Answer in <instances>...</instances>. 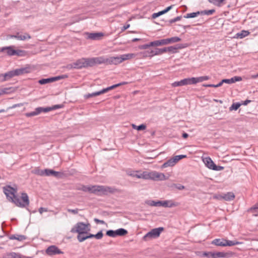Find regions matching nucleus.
Returning <instances> with one entry per match:
<instances>
[{
  "instance_id": "obj_34",
  "label": "nucleus",
  "mask_w": 258,
  "mask_h": 258,
  "mask_svg": "<svg viewBox=\"0 0 258 258\" xmlns=\"http://www.w3.org/2000/svg\"><path fill=\"white\" fill-rule=\"evenodd\" d=\"M166 49H167V52H169L170 53H175L177 52V45H175L173 46H171L166 47Z\"/></svg>"
},
{
  "instance_id": "obj_60",
  "label": "nucleus",
  "mask_w": 258,
  "mask_h": 258,
  "mask_svg": "<svg viewBox=\"0 0 258 258\" xmlns=\"http://www.w3.org/2000/svg\"><path fill=\"white\" fill-rule=\"evenodd\" d=\"M161 42V45H164L168 44L167 41V38L166 39H163L160 40Z\"/></svg>"
},
{
  "instance_id": "obj_53",
  "label": "nucleus",
  "mask_w": 258,
  "mask_h": 258,
  "mask_svg": "<svg viewBox=\"0 0 258 258\" xmlns=\"http://www.w3.org/2000/svg\"><path fill=\"white\" fill-rule=\"evenodd\" d=\"M35 173L36 174L41 175V176L45 175V170H37L35 171Z\"/></svg>"
},
{
  "instance_id": "obj_40",
  "label": "nucleus",
  "mask_w": 258,
  "mask_h": 258,
  "mask_svg": "<svg viewBox=\"0 0 258 258\" xmlns=\"http://www.w3.org/2000/svg\"><path fill=\"white\" fill-rule=\"evenodd\" d=\"M196 78L197 83L199 82H202L206 80H208L209 79L208 76H202L200 77H197Z\"/></svg>"
},
{
  "instance_id": "obj_32",
  "label": "nucleus",
  "mask_w": 258,
  "mask_h": 258,
  "mask_svg": "<svg viewBox=\"0 0 258 258\" xmlns=\"http://www.w3.org/2000/svg\"><path fill=\"white\" fill-rule=\"evenodd\" d=\"M132 127L134 129H136L138 131H142L146 128V125L144 124H142L139 125H136L134 124H133Z\"/></svg>"
},
{
  "instance_id": "obj_39",
  "label": "nucleus",
  "mask_w": 258,
  "mask_h": 258,
  "mask_svg": "<svg viewBox=\"0 0 258 258\" xmlns=\"http://www.w3.org/2000/svg\"><path fill=\"white\" fill-rule=\"evenodd\" d=\"M241 104L240 103H234L230 107V110H236L238 109V108L241 106Z\"/></svg>"
},
{
  "instance_id": "obj_21",
  "label": "nucleus",
  "mask_w": 258,
  "mask_h": 258,
  "mask_svg": "<svg viewBox=\"0 0 258 258\" xmlns=\"http://www.w3.org/2000/svg\"><path fill=\"white\" fill-rule=\"evenodd\" d=\"M3 258H22V257L20 253L12 252L5 254Z\"/></svg>"
},
{
  "instance_id": "obj_63",
  "label": "nucleus",
  "mask_w": 258,
  "mask_h": 258,
  "mask_svg": "<svg viewBox=\"0 0 258 258\" xmlns=\"http://www.w3.org/2000/svg\"><path fill=\"white\" fill-rule=\"evenodd\" d=\"M47 209L45 208L41 207L39 209V212L41 214L43 212H47Z\"/></svg>"
},
{
  "instance_id": "obj_24",
  "label": "nucleus",
  "mask_w": 258,
  "mask_h": 258,
  "mask_svg": "<svg viewBox=\"0 0 258 258\" xmlns=\"http://www.w3.org/2000/svg\"><path fill=\"white\" fill-rule=\"evenodd\" d=\"M249 34V32L248 31L242 30L240 32L237 33L235 35V38L241 39L247 36Z\"/></svg>"
},
{
  "instance_id": "obj_5",
  "label": "nucleus",
  "mask_w": 258,
  "mask_h": 258,
  "mask_svg": "<svg viewBox=\"0 0 258 258\" xmlns=\"http://www.w3.org/2000/svg\"><path fill=\"white\" fill-rule=\"evenodd\" d=\"M104 57L103 56L92 58H85V68L92 67L96 64L105 63Z\"/></svg>"
},
{
  "instance_id": "obj_13",
  "label": "nucleus",
  "mask_w": 258,
  "mask_h": 258,
  "mask_svg": "<svg viewBox=\"0 0 258 258\" xmlns=\"http://www.w3.org/2000/svg\"><path fill=\"white\" fill-rule=\"evenodd\" d=\"M71 67L74 69H81L85 68V58L83 57L77 59L75 62L72 63Z\"/></svg>"
},
{
  "instance_id": "obj_1",
  "label": "nucleus",
  "mask_w": 258,
  "mask_h": 258,
  "mask_svg": "<svg viewBox=\"0 0 258 258\" xmlns=\"http://www.w3.org/2000/svg\"><path fill=\"white\" fill-rule=\"evenodd\" d=\"M4 192L6 195L9 201L14 203L17 206L24 208L29 205V200L28 195L25 192L21 194V199L16 195L17 189L10 186H7L4 188Z\"/></svg>"
},
{
  "instance_id": "obj_8",
  "label": "nucleus",
  "mask_w": 258,
  "mask_h": 258,
  "mask_svg": "<svg viewBox=\"0 0 258 258\" xmlns=\"http://www.w3.org/2000/svg\"><path fill=\"white\" fill-rule=\"evenodd\" d=\"M205 165L209 169L215 171H220L224 169V167L216 165L209 157L203 159Z\"/></svg>"
},
{
  "instance_id": "obj_15",
  "label": "nucleus",
  "mask_w": 258,
  "mask_h": 258,
  "mask_svg": "<svg viewBox=\"0 0 258 258\" xmlns=\"http://www.w3.org/2000/svg\"><path fill=\"white\" fill-rule=\"evenodd\" d=\"M177 163V155L174 156L173 158H171L165 162L162 165V168L168 167H172Z\"/></svg>"
},
{
  "instance_id": "obj_58",
  "label": "nucleus",
  "mask_w": 258,
  "mask_h": 258,
  "mask_svg": "<svg viewBox=\"0 0 258 258\" xmlns=\"http://www.w3.org/2000/svg\"><path fill=\"white\" fill-rule=\"evenodd\" d=\"M94 221L97 224H105V222L103 220H101L97 218L94 219Z\"/></svg>"
},
{
  "instance_id": "obj_18",
  "label": "nucleus",
  "mask_w": 258,
  "mask_h": 258,
  "mask_svg": "<svg viewBox=\"0 0 258 258\" xmlns=\"http://www.w3.org/2000/svg\"><path fill=\"white\" fill-rule=\"evenodd\" d=\"M242 80V78L239 76H235L231 79H223L222 80L220 83H221V85L223 83H227V84H232L236 82H239Z\"/></svg>"
},
{
  "instance_id": "obj_12",
  "label": "nucleus",
  "mask_w": 258,
  "mask_h": 258,
  "mask_svg": "<svg viewBox=\"0 0 258 258\" xmlns=\"http://www.w3.org/2000/svg\"><path fill=\"white\" fill-rule=\"evenodd\" d=\"M196 84H197L196 78L194 77L185 78L178 81V86Z\"/></svg>"
},
{
  "instance_id": "obj_23",
  "label": "nucleus",
  "mask_w": 258,
  "mask_h": 258,
  "mask_svg": "<svg viewBox=\"0 0 258 258\" xmlns=\"http://www.w3.org/2000/svg\"><path fill=\"white\" fill-rule=\"evenodd\" d=\"M9 238L12 240L16 239L20 241H23L26 239V236L23 235H12L10 236Z\"/></svg>"
},
{
  "instance_id": "obj_10",
  "label": "nucleus",
  "mask_w": 258,
  "mask_h": 258,
  "mask_svg": "<svg viewBox=\"0 0 258 258\" xmlns=\"http://www.w3.org/2000/svg\"><path fill=\"white\" fill-rule=\"evenodd\" d=\"M46 253L49 255L62 254L63 252L61 251L56 246L51 245L46 249Z\"/></svg>"
},
{
  "instance_id": "obj_54",
  "label": "nucleus",
  "mask_w": 258,
  "mask_h": 258,
  "mask_svg": "<svg viewBox=\"0 0 258 258\" xmlns=\"http://www.w3.org/2000/svg\"><path fill=\"white\" fill-rule=\"evenodd\" d=\"M103 233L101 231L98 232L97 234H95V238L97 239H100L103 237Z\"/></svg>"
},
{
  "instance_id": "obj_37",
  "label": "nucleus",
  "mask_w": 258,
  "mask_h": 258,
  "mask_svg": "<svg viewBox=\"0 0 258 258\" xmlns=\"http://www.w3.org/2000/svg\"><path fill=\"white\" fill-rule=\"evenodd\" d=\"M249 211L253 213L254 216H257L258 213V204L251 207L249 209Z\"/></svg>"
},
{
  "instance_id": "obj_36",
  "label": "nucleus",
  "mask_w": 258,
  "mask_h": 258,
  "mask_svg": "<svg viewBox=\"0 0 258 258\" xmlns=\"http://www.w3.org/2000/svg\"><path fill=\"white\" fill-rule=\"evenodd\" d=\"M31 38V36L28 33H25L23 35L20 34V40H25L27 39H30Z\"/></svg>"
},
{
  "instance_id": "obj_45",
  "label": "nucleus",
  "mask_w": 258,
  "mask_h": 258,
  "mask_svg": "<svg viewBox=\"0 0 258 258\" xmlns=\"http://www.w3.org/2000/svg\"><path fill=\"white\" fill-rule=\"evenodd\" d=\"M224 0H208L210 3L214 5H219L221 3H223Z\"/></svg>"
},
{
  "instance_id": "obj_46",
  "label": "nucleus",
  "mask_w": 258,
  "mask_h": 258,
  "mask_svg": "<svg viewBox=\"0 0 258 258\" xmlns=\"http://www.w3.org/2000/svg\"><path fill=\"white\" fill-rule=\"evenodd\" d=\"M11 88H5L2 89H0V96L5 94H8L9 93V90H10Z\"/></svg>"
},
{
  "instance_id": "obj_30",
  "label": "nucleus",
  "mask_w": 258,
  "mask_h": 258,
  "mask_svg": "<svg viewBox=\"0 0 258 258\" xmlns=\"http://www.w3.org/2000/svg\"><path fill=\"white\" fill-rule=\"evenodd\" d=\"M110 90H111L110 88V87H108L106 88L103 89L101 91L94 92V93L95 96L96 97L97 96H99L102 94L105 93Z\"/></svg>"
},
{
  "instance_id": "obj_62",
  "label": "nucleus",
  "mask_w": 258,
  "mask_h": 258,
  "mask_svg": "<svg viewBox=\"0 0 258 258\" xmlns=\"http://www.w3.org/2000/svg\"><path fill=\"white\" fill-rule=\"evenodd\" d=\"M19 36H20V33H17L16 35H12L10 36V38H15L17 39L18 40H19Z\"/></svg>"
},
{
  "instance_id": "obj_20",
  "label": "nucleus",
  "mask_w": 258,
  "mask_h": 258,
  "mask_svg": "<svg viewBox=\"0 0 258 258\" xmlns=\"http://www.w3.org/2000/svg\"><path fill=\"white\" fill-rule=\"evenodd\" d=\"M45 176H52L55 177H58L60 175V172L49 169H45Z\"/></svg>"
},
{
  "instance_id": "obj_51",
  "label": "nucleus",
  "mask_w": 258,
  "mask_h": 258,
  "mask_svg": "<svg viewBox=\"0 0 258 258\" xmlns=\"http://www.w3.org/2000/svg\"><path fill=\"white\" fill-rule=\"evenodd\" d=\"M37 115H38V114H37V112L35 109V111H34L26 113V116L27 117H31V116H35Z\"/></svg>"
},
{
  "instance_id": "obj_35",
  "label": "nucleus",
  "mask_w": 258,
  "mask_h": 258,
  "mask_svg": "<svg viewBox=\"0 0 258 258\" xmlns=\"http://www.w3.org/2000/svg\"><path fill=\"white\" fill-rule=\"evenodd\" d=\"M212 254H213V252H205L204 253L203 252H200L199 253L198 255L200 256H203L204 255L208 258H212Z\"/></svg>"
},
{
  "instance_id": "obj_28",
  "label": "nucleus",
  "mask_w": 258,
  "mask_h": 258,
  "mask_svg": "<svg viewBox=\"0 0 258 258\" xmlns=\"http://www.w3.org/2000/svg\"><path fill=\"white\" fill-rule=\"evenodd\" d=\"M37 114H39L41 113L42 112H47L50 111V109L48 108V107H39L35 109Z\"/></svg>"
},
{
  "instance_id": "obj_49",
  "label": "nucleus",
  "mask_w": 258,
  "mask_h": 258,
  "mask_svg": "<svg viewBox=\"0 0 258 258\" xmlns=\"http://www.w3.org/2000/svg\"><path fill=\"white\" fill-rule=\"evenodd\" d=\"M39 83L41 85H44L49 83V80L48 79H42L38 81Z\"/></svg>"
},
{
  "instance_id": "obj_19",
  "label": "nucleus",
  "mask_w": 258,
  "mask_h": 258,
  "mask_svg": "<svg viewBox=\"0 0 258 258\" xmlns=\"http://www.w3.org/2000/svg\"><path fill=\"white\" fill-rule=\"evenodd\" d=\"M173 6H174V5L170 6L163 11H160L158 13H155L153 14L152 16V18L155 19V18L159 17L160 16L165 14L166 13L168 12L169 10H170Z\"/></svg>"
},
{
  "instance_id": "obj_57",
  "label": "nucleus",
  "mask_w": 258,
  "mask_h": 258,
  "mask_svg": "<svg viewBox=\"0 0 258 258\" xmlns=\"http://www.w3.org/2000/svg\"><path fill=\"white\" fill-rule=\"evenodd\" d=\"M85 98L86 99H88L89 98H91V97H95V95H94V93H89L88 94H86L85 96H84Z\"/></svg>"
},
{
  "instance_id": "obj_38",
  "label": "nucleus",
  "mask_w": 258,
  "mask_h": 258,
  "mask_svg": "<svg viewBox=\"0 0 258 258\" xmlns=\"http://www.w3.org/2000/svg\"><path fill=\"white\" fill-rule=\"evenodd\" d=\"M106 235L108 236L112 237H115L117 236L116 233V230L114 231L113 230H109L106 231Z\"/></svg>"
},
{
  "instance_id": "obj_48",
  "label": "nucleus",
  "mask_w": 258,
  "mask_h": 258,
  "mask_svg": "<svg viewBox=\"0 0 258 258\" xmlns=\"http://www.w3.org/2000/svg\"><path fill=\"white\" fill-rule=\"evenodd\" d=\"M141 178L148 179H149V173L146 171L141 173Z\"/></svg>"
},
{
  "instance_id": "obj_31",
  "label": "nucleus",
  "mask_w": 258,
  "mask_h": 258,
  "mask_svg": "<svg viewBox=\"0 0 258 258\" xmlns=\"http://www.w3.org/2000/svg\"><path fill=\"white\" fill-rule=\"evenodd\" d=\"M156 180H162L165 179V176L162 173L156 171Z\"/></svg>"
},
{
  "instance_id": "obj_29",
  "label": "nucleus",
  "mask_w": 258,
  "mask_h": 258,
  "mask_svg": "<svg viewBox=\"0 0 258 258\" xmlns=\"http://www.w3.org/2000/svg\"><path fill=\"white\" fill-rule=\"evenodd\" d=\"M117 236H124L127 233V231L123 228H119L116 230Z\"/></svg>"
},
{
  "instance_id": "obj_56",
  "label": "nucleus",
  "mask_w": 258,
  "mask_h": 258,
  "mask_svg": "<svg viewBox=\"0 0 258 258\" xmlns=\"http://www.w3.org/2000/svg\"><path fill=\"white\" fill-rule=\"evenodd\" d=\"M67 211L69 213H71L74 214H77L78 213L79 209H68L67 210Z\"/></svg>"
},
{
  "instance_id": "obj_50",
  "label": "nucleus",
  "mask_w": 258,
  "mask_h": 258,
  "mask_svg": "<svg viewBox=\"0 0 258 258\" xmlns=\"http://www.w3.org/2000/svg\"><path fill=\"white\" fill-rule=\"evenodd\" d=\"M151 46H152L150 45V43H149V44H146L140 45L139 46V48L141 49H146L149 48Z\"/></svg>"
},
{
  "instance_id": "obj_14",
  "label": "nucleus",
  "mask_w": 258,
  "mask_h": 258,
  "mask_svg": "<svg viewBox=\"0 0 258 258\" xmlns=\"http://www.w3.org/2000/svg\"><path fill=\"white\" fill-rule=\"evenodd\" d=\"M87 38L91 40H100L104 36L102 32L87 33Z\"/></svg>"
},
{
  "instance_id": "obj_43",
  "label": "nucleus",
  "mask_w": 258,
  "mask_h": 258,
  "mask_svg": "<svg viewBox=\"0 0 258 258\" xmlns=\"http://www.w3.org/2000/svg\"><path fill=\"white\" fill-rule=\"evenodd\" d=\"M127 83L126 82H122L121 83H118V84H116L113 85H112L111 86H110V88L111 90H112V89H115L116 87H119L120 86L125 85Z\"/></svg>"
},
{
  "instance_id": "obj_6",
  "label": "nucleus",
  "mask_w": 258,
  "mask_h": 258,
  "mask_svg": "<svg viewBox=\"0 0 258 258\" xmlns=\"http://www.w3.org/2000/svg\"><path fill=\"white\" fill-rule=\"evenodd\" d=\"M89 224H86L83 222H78L74 227L72 228L71 231L73 233H78L79 234H86Z\"/></svg>"
},
{
  "instance_id": "obj_2",
  "label": "nucleus",
  "mask_w": 258,
  "mask_h": 258,
  "mask_svg": "<svg viewBox=\"0 0 258 258\" xmlns=\"http://www.w3.org/2000/svg\"><path fill=\"white\" fill-rule=\"evenodd\" d=\"M77 189L84 192H88L90 194H93L99 196L106 195L108 193H113L115 190L114 188L111 187L99 185L89 186L82 185Z\"/></svg>"
},
{
  "instance_id": "obj_52",
  "label": "nucleus",
  "mask_w": 258,
  "mask_h": 258,
  "mask_svg": "<svg viewBox=\"0 0 258 258\" xmlns=\"http://www.w3.org/2000/svg\"><path fill=\"white\" fill-rule=\"evenodd\" d=\"M221 86V83L220 82L217 85H214V84H208V85H204V86L207 87H214L217 88L220 87Z\"/></svg>"
},
{
  "instance_id": "obj_27",
  "label": "nucleus",
  "mask_w": 258,
  "mask_h": 258,
  "mask_svg": "<svg viewBox=\"0 0 258 258\" xmlns=\"http://www.w3.org/2000/svg\"><path fill=\"white\" fill-rule=\"evenodd\" d=\"M226 256V253L224 252H213V254H212V258L224 257Z\"/></svg>"
},
{
  "instance_id": "obj_4",
  "label": "nucleus",
  "mask_w": 258,
  "mask_h": 258,
  "mask_svg": "<svg viewBox=\"0 0 258 258\" xmlns=\"http://www.w3.org/2000/svg\"><path fill=\"white\" fill-rule=\"evenodd\" d=\"M28 73H29V71L27 68H20L9 71L3 74V75L5 81H7L10 80L14 77L20 76Z\"/></svg>"
},
{
  "instance_id": "obj_25",
  "label": "nucleus",
  "mask_w": 258,
  "mask_h": 258,
  "mask_svg": "<svg viewBox=\"0 0 258 258\" xmlns=\"http://www.w3.org/2000/svg\"><path fill=\"white\" fill-rule=\"evenodd\" d=\"M200 15H201L200 11H198L196 12H193V13H191L186 14L185 15H184L183 16V18H186V19L193 18L198 16Z\"/></svg>"
},
{
  "instance_id": "obj_22",
  "label": "nucleus",
  "mask_w": 258,
  "mask_h": 258,
  "mask_svg": "<svg viewBox=\"0 0 258 258\" xmlns=\"http://www.w3.org/2000/svg\"><path fill=\"white\" fill-rule=\"evenodd\" d=\"M225 239L222 238H216L213 240L212 242V244L217 246H225Z\"/></svg>"
},
{
  "instance_id": "obj_44",
  "label": "nucleus",
  "mask_w": 258,
  "mask_h": 258,
  "mask_svg": "<svg viewBox=\"0 0 258 258\" xmlns=\"http://www.w3.org/2000/svg\"><path fill=\"white\" fill-rule=\"evenodd\" d=\"M156 171L149 172V179L156 180Z\"/></svg>"
},
{
  "instance_id": "obj_47",
  "label": "nucleus",
  "mask_w": 258,
  "mask_h": 258,
  "mask_svg": "<svg viewBox=\"0 0 258 258\" xmlns=\"http://www.w3.org/2000/svg\"><path fill=\"white\" fill-rule=\"evenodd\" d=\"M150 45L152 46H160L161 45V42L160 40H156L153 42H150Z\"/></svg>"
},
{
  "instance_id": "obj_11",
  "label": "nucleus",
  "mask_w": 258,
  "mask_h": 258,
  "mask_svg": "<svg viewBox=\"0 0 258 258\" xmlns=\"http://www.w3.org/2000/svg\"><path fill=\"white\" fill-rule=\"evenodd\" d=\"M146 203L151 206L155 207H171V205H169V202L167 201H149Z\"/></svg>"
},
{
  "instance_id": "obj_61",
  "label": "nucleus",
  "mask_w": 258,
  "mask_h": 258,
  "mask_svg": "<svg viewBox=\"0 0 258 258\" xmlns=\"http://www.w3.org/2000/svg\"><path fill=\"white\" fill-rule=\"evenodd\" d=\"M67 76H66V75H61V76H59L55 77V81H58V80H59L60 79L67 78Z\"/></svg>"
},
{
  "instance_id": "obj_42",
  "label": "nucleus",
  "mask_w": 258,
  "mask_h": 258,
  "mask_svg": "<svg viewBox=\"0 0 258 258\" xmlns=\"http://www.w3.org/2000/svg\"><path fill=\"white\" fill-rule=\"evenodd\" d=\"M167 41L168 44L175 43L177 42V37H173L170 38H167Z\"/></svg>"
},
{
  "instance_id": "obj_59",
  "label": "nucleus",
  "mask_w": 258,
  "mask_h": 258,
  "mask_svg": "<svg viewBox=\"0 0 258 258\" xmlns=\"http://www.w3.org/2000/svg\"><path fill=\"white\" fill-rule=\"evenodd\" d=\"M188 45L187 43L179 44L178 43V49L183 48L188 46Z\"/></svg>"
},
{
  "instance_id": "obj_16",
  "label": "nucleus",
  "mask_w": 258,
  "mask_h": 258,
  "mask_svg": "<svg viewBox=\"0 0 258 258\" xmlns=\"http://www.w3.org/2000/svg\"><path fill=\"white\" fill-rule=\"evenodd\" d=\"M166 52H167V49H166V47H164L163 48H155L150 51V52H149V56H152L155 55L162 54Z\"/></svg>"
},
{
  "instance_id": "obj_26",
  "label": "nucleus",
  "mask_w": 258,
  "mask_h": 258,
  "mask_svg": "<svg viewBox=\"0 0 258 258\" xmlns=\"http://www.w3.org/2000/svg\"><path fill=\"white\" fill-rule=\"evenodd\" d=\"M241 243V242H238L236 240L231 241V240L225 239V246H233V245H238V244H239Z\"/></svg>"
},
{
  "instance_id": "obj_17",
  "label": "nucleus",
  "mask_w": 258,
  "mask_h": 258,
  "mask_svg": "<svg viewBox=\"0 0 258 258\" xmlns=\"http://www.w3.org/2000/svg\"><path fill=\"white\" fill-rule=\"evenodd\" d=\"M218 199H223L227 201L233 200L235 198L234 194L232 192H228L224 194L223 196H220L219 197H216Z\"/></svg>"
},
{
  "instance_id": "obj_3",
  "label": "nucleus",
  "mask_w": 258,
  "mask_h": 258,
  "mask_svg": "<svg viewBox=\"0 0 258 258\" xmlns=\"http://www.w3.org/2000/svg\"><path fill=\"white\" fill-rule=\"evenodd\" d=\"M134 53H127L121 55L119 56H113L109 58H104L105 63H108L109 64H118L124 60L130 59L135 56Z\"/></svg>"
},
{
  "instance_id": "obj_55",
  "label": "nucleus",
  "mask_w": 258,
  "mask_h": 258,
  "mask_svg": "<svg viewBox=\"0 0 258 258\" xmlns=\"http://www.w3.org/2000/svg\"><path fill=\"white\" fill-rule=\"evenodd\" d=\"M61 107L60 105H55L52 106V107H48V108L50 109V111L51 110H53L56 109H58Z\"/></svg>"
},
{
  "instance_id": "obj_64",
  "label": "nucleus",
  "mask_w": 258,
  "mask_h": 258,
  "mask_svg": "<svg viewBox=\"0 0 258 258\" xmlns=\"http://www.w3.org/2000/svg\"><path fill=\"white\" fill-rule=\"evenodd\" d=\"M251 100L246 99L245 101H242L241 105H247L249 103L251 102Z\"/></svg>"
},
{
  "instance_id": "obj_41",
  "label": "nucleus",
  "mask_w": 258,
  "mask_h": 258,
  "mask_svg": "<svg viewBox=\"0 0 258 258\" xmlns=\"http://www.w3.org/2000/svg\"><path fill=\"white\" fill-rule=\"evenodd\" d=\"M84 234H79L77 238L80 242H83L87 239V236H84Z\"/></svg>"
},
{
  "instance_id": "obj_33",
  "label": "nucleus",
  "mask_w": 258,
  "mask_h": 258,
  "mask_svg": "<svg viewBox=\"0 0 258 258\" xmlns=\"http://www.w3.org/2000/svg\"><path fill=\"white\" fill-rule=\"evenodd\" d=\"M215 12V10H204L200 11V14L202 15H211Z\"/></svg>"
},
{
  "instance_id": "obj_7",
  "label": "nucleus",
  "mask_w": 258,
  "mask_h": 258,
  "mask_svg": "<svg viewBox=\"0 0 258 258\" xmlns=\"http://www.w3.org/2000/svg\"><path fill=\"white\" fill-rule=\"evenodd\" d=\"M163 230V227L153 229L144 236L143 239L145 240H149L150 239L158 237Z\"/></svg>"
},
{
  "instance_id": "obj_9",
  "label": "nucleus",
  "mask_w": 258,
  "mask_h": 258,
  "mask_svg": "<svg viewBox=\"0 0 258 258\" xmlns=\"http://www.w3.org/2000/svg\"><path fill=\"white\" fill-rule=\"evenodd\" d=\"M0 52H6L8 55L13 56L20 55L22 51L19 50H15L13 48L12 46H7L1 48Z\"/></svg>"
}]
</instances>
